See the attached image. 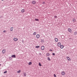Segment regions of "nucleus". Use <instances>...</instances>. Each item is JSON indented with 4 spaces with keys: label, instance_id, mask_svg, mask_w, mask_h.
I'll return each instance as SVG.
<instances>
[{
    "label": "nucleus",
    "instance_id": "nucleus-9",
    "mask_svg": "<svg viewBox=\"0 0 77 77\" xmlns=\"http://www.w3.org/2000/svg\"><path fill=\"white\" fill-rule=\"evenodd\" d=\"M3 54H5L6 53V50L5 49H4L2 51Z\"/></svg>",
    "mask_w": 77,
    "mask_h": 77
},
{
    "label": "nucleus",
    "instance_id": "nucleus-10",
    "mask_svg": "<svg viewBox=\"0 0 77 77\" xmlns=\"http://www.w3.org/2000/svg\"><path fill=\"white\" fill-rule=\"evenodd\" d=\"M72 21L73 23H75L77 21H76V20H75V18H74L72 20Z\"/></svg>",
    "mask_w": 77,
    "mask_h": 77
},
{
    "label": "nucleus",
    "instance_id": "nucleus-15",
    "mask_svg": "<svg viewBox=\"0 0 77 77\" xmlns=\"http://www.w3.org/2000/svg\"><path fill=\"white\" fill-rule=\"evenodd\" d=\"M60 48L62 49L63 48V45H61L60 46Z\"/></svg>",
    "mask_w": 77,
    "mask_h": 77
},
{
    "label": "nucleus",
    "instance_id": "nucleus-24",
    "mask_svg": "<svg viewBox=\"0 0 77 77\" xmlns=\"http://www.w3.org/2000/svg\"><path fill=\"white\" fill-rule=\"evenodd\" d=\"M48 60H50V57H48Z\"/></svg>",
    "mask_w": 77,
    "mask_h": 77
},
{
    "label": "nucleus",
    "instance_id": "nucleus-33",
    "mask_svg": "<svg viewBox=\"0 0 77 77\" xmlns=\"http://www.w3.org/2000/svg\"><path fill=\"white\" fill-rule=\"evenodd\" d=\"M9 58H11V57H10Z\"/></svg>",
    "mask_w": 77,
    "mask_h": 77
},
{
    "label": "nucleus",
    "instance_id": "nucleus-2",
    "mask_svg": "<svg viewBox=\"0 0 77 77\" xmlns=\"http://www.w3.org/2000/svg\"><path fill=\"white\" fill-rule=\"evenodd\" d=\"M57 45L58 47H60V45H61V43L60 42H58Z\"/></svg>",
    "mask_w": 77,
    "mask_h": 77
},
{
    "label": "nucleus",
    "instance_id": "nucleus-22",
    "mask_svg": "<svg viewBox=\"0 0 77 77\" xmlns=\"http://www.w3.org/2000/svg\"><path fill=\"white\" fill-rule=\"evenodd\" d=\"M22 12H24V9H23L21 11Z\"/></svg>",
    "mask_w": 77,
    "mask_h": 77
},
{
    "label": "nucleus",
    "instance_id": "nucleus-19",
    "mask_svg": "<svg viewBox=\"0 0 77 77\" xmlns=\"http://www.w3.org/2000/svg\"><path fill=\"white\" fill-rule=\"evenodd\" d=\"M35 21H39V19H35Z\"/></svg>",
    "mask_w": 77,
    "mask_h": 77
},
{
    "label": "nucleus",
    "instance_id": "nucleus-34",
    "mask_svg": "<svg viewBox=\"0 0 77 77\" xmlns=\"http://www.w3.org/2000/svg\"><path fill=\"white\" fill-rule=\"evenodd\" d=\"M1 64H0V66H1Z\"/></svg>",
    "mask_w": 77,
    "mask_h": 77
},
{
    "label": "nucleus",
    "instance_id": "nucleus-17",
    "mask_svg": "<svg viewBox=\"0 0 77 77\" xmlns=\"http://www.w3.org/2000/svg\"><path fill=\"white\" fill-rule=\"evenodd\" d=\"M17 73H20V72H21V70H19L18 71H17Z\"/></svg>",
    "mask_w": 77,
    "mask_h": 77
},
{
    "label": "nucleus",
    "instance_id": "nucleus-29",
    "mask_svg": "<svg viewBox=\"0 0 77 77\" xmlns=\"http://www.w3.org/2000/svg\"><path fill=\"white\" fill-rule=\"evenodd\" d=\"M52 54L53 56H54V55H55V54L54 53H53Z\"/></svg>",
    "mask_w": 77,
    "mask_h": 77
},
{
    "label": "nucleus",
    "instance_id": "nucleus-20",
    "mask_svg": "<svg viewBox=\"0 0 77 77\" xmlns=\"http://www.w3.org/2000/svg\"><path fill=\"white\" fill-rule=\"evenodd\" d=\"M39 47H40L39 46H37L35 47V48H39Z\"/></svg>",
    "mask_w": 77,
    "mask_h": 77
},
{
    "label": "nucleus",
    "instance_id": "nucleus-3",
    "mask_svg": "<svg viewBox=\"0 0 77 77\" xmlns=\"http://www.w3.org/2000/svg\"><path fill=\"white\" fill-rule=\"evenodd\" d=\"M13 40H14V41H18V39L17 38H13Z\"/></svg>",
    "mask_w": 77,
    "mask_h": 77
},
{
    "label": "nucleus",
    "instance_id": "nucleus-18",
    "mask_svg": "<svg viewBox=\"0 0 77 77\" xmlns=\"http://www.w3.org/2000/svg\"><path fill=\"white\" fill-rule=\"evenodd\" d=\"M46 56H50V54L48 53H47V54Z\"/></svg>",
    "mask_w": 77,
    "mask_h": 77
},
{
    "label": "nucleus",
    "instance_id": "nucleus-26",
    "mask_svg": "<svg viewBox=\"0 0 77 77\" xmlns=\"http://www.w3.org/2000/svg\"><path fill=\"white\" fill-rule=\"evenodd\" d=\"M7 72V71H5V72H4V74H6V73Z\"/></svg>",
    "mask_w": 77,
    "mask_h": 77
},
{
    "label": "nucleus",
    "instance_id": "nucleus-27",
    "mask_svg": "<svg viewBox=\"0 0 77 77\" xmlns=\"http://www.w3.org/2000/svg\"><path fill=\"white\" fill-rule=\"evenodd\" d=\"M74 34L75 35H77V32H75Z\"/></svg>",
    "mask_w": 77,
    "mask_h": 77
},
{
    "label": "nucleus",
    "instance_id": "nucleus-5",
    "mask_svg": "<svg viewBox=\"0 0 77 77\" xmlns=\"http://www.w3.org/2000/svg\"><path fill=\"white\" fill-rule=\"evenodd\" d=\"M36 2L35 1H33L32 2V3L33 5H35V4H36Z\"/></svg>",
    "mask_w": 77,
    "mask_h": 77
},
{
    "label": "nucleus",
    "instance_id": "nucleus-8",
    "mask_svg": "<svg viewBox=\"0 0 77 77\" xmlns=\"http://www.w3.org/2000/svg\"><path fill=\"white\" fill-rule=\"evenodd\" d=\"M44 46H42L41 47V49L42 50H44Z\"/></svg>",
    "mask_w": 77,
    "mask_h": 77
},
{
    "label": "nucleus",
    "instance_id": "nucleus-21",
    "mask_svg": "<svg viewBox=\"0 0 77 77\" xmlns=\"http://www.w3.org/2000/svg\"><path fill=\"white\" fill-rule=\"evenodd\" d=\"M23 74L24 75V76H26V73L24 72Z\"/></svg>",
    "mask_w": 77,
    "mask_h": 77
},
{
    "label": "nucleus",
    "instance_id": "nucleus-4",
    "mask_svg": "<svg viewBox=\"0 0 77 77\" xmlns=\"http://www.w3.org/2000/svg\"><path fill=\"white\" fill-rule=\"evenodd\" d=\"M66 58L67 59V60L69 61H71V59H70V58L69 57H66Z\"/></svg>",
    "mask_w": 77,
    "mask_h": 77
},
{
    "label": "nucleus",
    "instance_id": "nucleus-28",
    "mask_svg": "<svg viewBox=\"0 0 77 77\" xmlns=\"http://www.w3.org/2000/svg\"><path fill=\"white\" fill-rule=\"evenodd\" d=\"M57 16H55L54 17V18H57Z\"/></svg>",
    "mask_w": 77,
    "mask_h": 77
},
{
    "label": "nucleus",
    "instance_id": "nucleus-1",
    "mask_svg": "<svg viewBox=\"0 0 77 77\" xmlns=\"http://www.w3.org/2000/svg\"><path fill=\"white\" fill-rule=\"evenodd\" d=\"M61 74L62 75H65V72L63 71L61 72Z\"/></svg>",
    "mask_w": 77,
    "mask_h": 77
},
{
    "label": "nucleus",
    "instance_id": "nucleus-30",
    "mask_svg": "<svg viewBox=\"0 0 77 77\" xmlns=\"http://www.w3.org/2000/svg\"><path fill=\"white\" fill-rule=\"evenodd\" d=\"M3 32H4V33L6 32V30L4 31Z\"/></svg>",
    "mask_w": 77,
    "mask_h": 77
},
{
    "label": "nucleus",
    "instance_id": "nucleus-35",
    "mask_svg": "<svg viewBox=\"0 0 77 77\" xmlns=\"http://www.w3.org/2000/svg\"><path fill=\"white\" fill-rule=\"evenodd\" d=\"M2 1H3L4 0H1Z\"/></svg>",
    "mask_w": 77,
    "mask_h": 77
},
{
    "label": "nucleus",
    "instance_id": "nucleus-11",
    "mask_svg": "<svg viewBox=\"0 0 77 77\" xmlns=\"http://www.w3.org/2000/svg\"><path fill=\"white\" fill-rule=\"evenodd\" d=\"M11 57H14V58H15L16 57V56H15V55H12L11 56Z\"/></svg>",
    "mask_w": 77,
    "mask_h": 77
},
{
    "label": "nucleus",
    "instance_id": "nucleus-13",
    "mask_svg": "<svg viewBox=\"0 0 77 77\" xmlns=\"http://www.w3.org/2000/svg\"><path fill=\"white\" fill-rule=\"evenodd\" d=\"M55 41L56 42H57V41H58V39H57V38H55Z\"/></svg>",
    "mask_w": 77,
    "mask_h": 77
},
{
    "label": "nucleus",
    "instance_id": "nucleus-23",
    "mask_svg": "<svg viewBox=\"0 0 77 77\" xmlns=\"http://www.w3.org/2000/svg\"><path fill=\"white\" fill-rule=\"evenodd\" d=\"M38 65L39 66H42V65L41 64V63H38Z\"/></svg>",
    "mask_w": 77,
    "mask_h": 77
},
{
    "label": "nucleus",
    "instance_id": "nucleus-25",
    "mask_svg": "<svg viewBox=\"0 0 77 77\" xmlns=\"http://www.w3.org/2000/svg\"><path fill=\"white\" fill-rule=\"evenodd\" d=\"M54 77H56V74H54Z\"/></svg>",
    "mask_w": 77,
    "mask_h": 77
},
{
    "label": "nucleus",
    "instance_id": "nucleus-32",
    "mask_svg": "<svg viewBox=\"0 0 77 77\" xmlns=\"http://www.w3.org/2000/svg\"><path fill=\"white\" fill-rule=\"evenodd\" d=\"M43 4H45V2H43Z\"/></svg>",
    "mask_w": 77,
    "mask_h": 77
},
{
    "label": "nucleus",
    "instance_id": "nucleus-12",
    "mask_svg": "<svg viewBox=\"0 0 77 77\" xmlns=\"http://www.w3.org/2000/svg\"><path fill=\"white\" fill-rule=\"evenodd\" d=\"M36 35V32H34L33 33V35L34 36H35V35Z\"/></svg>",
    "mask_w": 77,
    "mask_h": 77
},
{
    "label": "nucleus",
    "instance_id": "nucleus-14",
    "mask_svg": "<svg viewBox=\"0 0 77 77\" xmlns=\"http://www.w3.org/2000/svg\"><path fill=\"white\" fill-rule=\"evenodd\" d=\"M13 29H14V28H13V27H12L10 29V30L11 31H13Z\"/></svg>",
    "mask_w": 77,
    "mask_h": 77
},
{
    "label": "nucleus",
    "instance_id": "nucleus-7",
    "mask_svg": "<svg viewBox=\"0 0 77 77\" xmlns=\"http://www.w3.org/2000/svg\"><path fill=\"white\" fill-rule=\"evenodd\" d=\"M40 37V35L39 34H37L36 35V37L37 39H38Z\"/></svg>",
    "mask_w": 77,
    "mask_h": 77
},
{
    "label": "nucleus",
    "instance_id": "nucleus-31",
    "mask_svg": "<svg viewBox=\"0 0 77 77\" xmlns=\"http://www.w3.org/2000/svg\"><path fill=\"white\" fill-rule=\"evenodd\" d=\"M50 51H53V50H51V49H50Z\"/></svg>",
    "mask_w": 77,
    "mask_h": 77
},
{
    "label": "nucleus",
    "instance_id": "nucleus-16",
    "mask_svg": "<svg viewBox=\"0 0 77 77\" xmlns=\"http://www.w3.org/2000/svg\"><path fill=\"white\" fill-rule=\"evenodd\" d=\"M29 65H32V62H29L28 63Z\"/></svg>",
    "mask_w": 77,
    "mask_h": 77
},
{
    "label": "nucleus",
    "instance_id": "nucleus-6",
    "mask_svg": "<svg viewBox=\"0 0 77 77\" xmlns=\"http://www.w3.org/2000/svg\"><path fill=\"white\" fill-rule=\"evenodd\" d=\"M68 31L69 32H70V33H71L72 32V30H71V29L70 28H69L68 29Z\"/></svg>",
    "mask_w": 77,
    "mask_h": 77
}]
</instances>
